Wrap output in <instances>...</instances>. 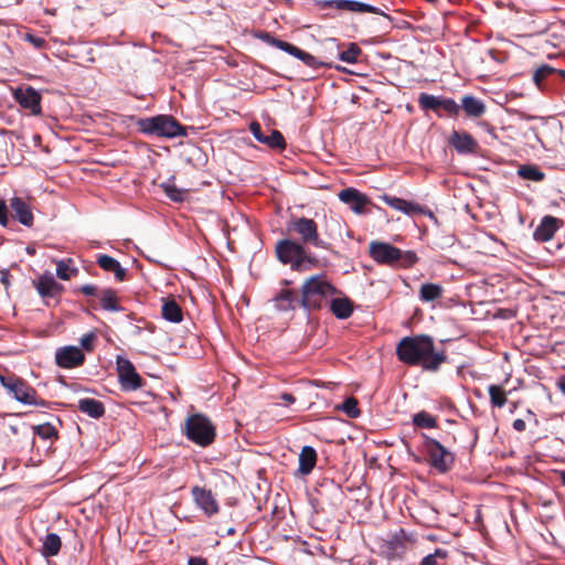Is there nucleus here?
<instances>
[{"instance_id": "473e14b6", "label": "nucleus", "mask_w": 565, "mask_h": 565, "mask_svg": "<svg viewBox=\"0 0 565 565\" xmlns=\"http://www.w3.org/2000/svg\"><path fill=\"white\" fill-rule=\"evenodd\" d=\"M161 313L166 320L173 323H179L183 320L182 309L174 299L164 301Z\"/></svg>"}, {"instance_id": "2eb2a0df", "label": "nucleus", "mask_w": 565, "mask_h": 565, "mask_svg": "<svg viewBox=\"0 0 565 565\" xmlns=\"http://www.w3.org/2000/svg\"><path fill=\"white\" fill-rule=\"evenodd\" d=\"M381 200L387 204L390 207L399 211L408 216H414L417 214H428L433 215L430 211H428L425 206L419 205L418 203L407 201L397 196H392L388 194H383Z\"/></svg>"}, {"instance_id": "cd10ccee", "label": "nucleus", "mask_w": 565, "mask_h": 565, "mask_svg": "<svg viewBox=\"0 0 565 565\" xmlns=\"http://www.w3.org/2000/svg\"><path fill=\"white\" fill-rule=\"evenodd\" d=\"M468 117L479 118L486 113V105L482 100L472 95H466L461 99V107Z\"/></svg>"}, {"instance_id": "a19ab883", "label": "nucleus", "mask_w": 565, "mask_h": 565, "mask_svg": "<svg viewBox=\"0 0 565 565\" xmlns=\"http://www.w3.org/2000/svg\"><path fill=\"white\" fill-rule=\"evenodd\" d=\"M413 424L419 428L437 427V419L429 413L422 411L413 416Z\"/></svg>"}, {"instance_id": "de8ad7c7", "label": "nucleus", "mask_w": 565, "mask_h": 565, "mask_svg": "<svg viewBox=\"0 0 565 565\" xmlns=\"http://www.w3.org/2000/svg\"><path fill=\"white\" fill-rule=\"evenodd\" d=\"M447 556V552L441 548H436L433 554L425 556L420 565H437V558H445Z\"/></svg>"}, {"instance_id": "f257e3e1", "label": "nucleus", "mask_w": 565, "mask_h": 565, "mask_svg": "<svg viewBox=\"0 0 565 565\" xmlns=\"http://www.w3.org/2000/svg\"><path fill=\"white\" fill-rule=\"evenodd\" d=\"M398 361L409 366H422L425 371L436 372L446 361L444 352H436L431 337L416 334L404 337L395 350Z\"/></svg>"}, {"instance_id": "0eeeda50", "label": "nucleus", "mask_w": 565, "mask_h": 565, "mask_svg": "<svg viewBox=\"0 0 565 565\" xmlns=\"http://www.w3.org/2000/svg\"><path fill=\"white\" fill-rule=\"evenodd\" d=\"M0 383L14 399L24 405H34L40 407L49 406V402L41 398L33 386L14 374H0Z\"/></svg>"}, {"instance_id": "6e6552de", "label": "nucleus", "mask_w": 565, "mask_h": 565, "mask_svg": "<svg viewBox=\"0 0 565 565\" xmlns=\"http://www.w3.org/2000/svg\"><path fill=\"white\" fill-rule=\"evenodd\" d=\"M265 41H267L270 45H274L286 53L292 55L294 57L301 61L306 66L310 67L313 71H317L321 67L326 68H334L340 73L344 74H353L352 71L348 70L344 66H341L339 64H333L332 62H328L326 60H320L319 57L286 42L280 40L279 38H263Z\"/></svg>"}, {"instance_id": "69168bd1", "label": "nucleus", "mask_w": 565, "mask_h": 565, "mask_svg": "<svg viewBox=\"0 0 565 565\" xmlns=\"http://www.w3.org/2000/svg\"><path fill=\"white\" fill-rule=\"evenodd\" d=\"M427 2H430V3H435L437 2L438 0H426Z\"/></svg>"}, {"instance_id": "49530a36", "label": "nucleus", "mask_w": 565, "mask_h": 565, "mask_svg": "<svg viewBox=\"0 0 565 565\" xmlns=\"http://www.w3.org/2000/svg\"><path fill=\"white\" fill-rule=\"evenodd\" d=\"M0 25L3 23L0 21ZM6 30L0 31V35H31L25 29L18 26L17 24H4Z\"/></svg>"}, {"instance_id": "ea45409f", "label": "nucleus", "mask_w": 565, "mask_h": 565, "mask_svg": "<svg viewBox=\"0 0 565 565\" xmlns=\"http://www.w3.org/2000/svg\"><path fill=\"white\" fill-rule=\"evenodd\" d=\"M73 260L71 258L56 262V276L62 280H68L72 276L77 275V268H71Z\"/></svg>"}, {"instance_id": "bb28decb", "label": "nucleus", "mask_w": 565, "mask_h": 565, "mask_svg": "<svg viewBox=\"0 0 565 565\" xmlns=\"http://www.w3.org/2000/svg\"><path fill=\"white\" fill-rule=\"evenodd\" d=\"M96 263L105 271L113 273L116 280L124 281L126 279V269L120 263L109 255L102 254L97 257Z\"/></svg>"}, {"instance_id": "72a5a7b5", "label": "nucleus", "mask_w": 565, "mask_h": 565, "mask_svg": "<svg viewBox=\"0 0 565 565\" xmlns=\"http://www.w3.org/2000/svg\"><path fill=\"white\" fill-rule=\"evenodd\" d=\"M61 546V537L56 533H49L45 535L43 541L42 555L45 557H53L58 554Z\"/></svg>"}, {"instance_id": "13d9d810", "label": "nucleus", "mask_w": 565, "mask_h": 565, "mask_svg": "<svg viewBox=\"0 0 565 565\" xmlns=\"http://www.w3.org/2000/svg\"><path fill=\"white\" fill-rule=\"evenodd\" d=\"M562 483L565 486V470L561 472Z\"/></svg>"}, {"instance_id": "6ab92c4d", "label": "nucleus", "mask_w": 565, "mask_h": 565, "mask_svg": "<svg viewBox=\"0 0 565 565\" xmlns=\"http://www.w3.org/2000/svg\"><path fill=\"white\" fill-rule=\"evenodd\" d=\"M192 497L196 505L207 515L212 516L218 512V504L211 490L201 487H193Z\"/></svg>"}, {"instance_id": "e433bc0d", "label": "nucleus", "mask_w": 565, "mask_h": 565, "mask_svg": "<svg viewBox=\"0 0 565 565\" xmlns=\"http://www.w3.org/2000/svg\"><path fill=\"white\" fill-rule=\"evenodd\" d=\"M99 300H100V306L104 310H107V311H120L121 310V307L118 303L117 292L111 288L104 289L100 294Z\"/></svg>"}, {"instance_id": "9d476101", "label": "nucleus", "mask_w": 565, "mask_h": 565, "mask_svg": "<svg viewBox=\"0 0 565 565\" xmlns=\"http://www.w3.org/2000/svg\"><path fill=\"white\" fill-rule=\"evenodd\" d=\"M316 4L321 10L331 8L338 11L376 14L379 17L377 20L380 24L385 28L392 23L391 18L383 13L379 8L356 0H318Z\"/></svg>"}, {"instance_id": "ddd939ff", "label": "nucleus", "mask_w": 565, "mask_h": 565, "mask_svg": "<svg viewBox=\"0 0 565 565\" xmlns=\"http://www.w3.org/2000/svg\"><path fill=\"white\" fill-rule=\"evenodd\" d=\"M411 543L412 541L405 530L399 529L381 544V551L387 559L402 558Z\"/></svg>"}, {"instance_id": "aec40b11", "label": "nucleus", "mask_w": 565, "mask_h": 565, "mask_svg": "<svg viewBox=\"0 0 565 565\" xmlns=\"http://www.w3.org/2000/svg\"><path fill=\"white\" fill-rule=\"evenodd\" d=\"M339 199L348 204L355 213H363L365 206L370 204V199L354 188H347L339 192Z\"/></svg>"}, {"instance_id": "5701e85b", "label": "nucleus", "mask_w": 565, "mask_h": 565, "mask_svg": "<svg viewBox=\"0 0 565 565\" xmlns=\"http://www.w3.org/2000/svg\"><path fill=\"white\" fill-rule=\"evenodd\" d=\"M12 217L18 220L24 226H32L33 213L30 205L21 198L14 196L10 200Z\"/></svg>"}, {"instance_id": "f8f14e48", "label": "nucleus", "mask_w": 565, "mask_h": 565, "mask_svg": "<svg viewBox=\"0 0 565 565\" xmlns=\"http://www.w3.org/2000/svg\"><path fill=\"white\" fill-rule=\"evenodd\" d=\"M116 364L118 380L122 391H136L145 385V381L137 373L136 367L128 359L118 356Z\"/></svg>"}, {"instance_id": "603ef678", "label": "nucleus", "mask_w": 565, "mask_h": 565, "mask_svg": "<svg viewBox=\"0 0 565 565\" xmlns=\"http://www.w3.org/2000/svg\"><path fill=\"white\" fill-rule=\"evenodd\" d=\"M79 291L85 296L96 295L97 288L94 285H84L79 288Z\"/></svg>"}, {"instance_id": "4be33fe9", "label": "nucleus", "mask_w": 565, "mask_h": 565, "mask_svg": "<svg viewBox=\"0 0 565 565\" xmlns=\"http://www.w3.org/2000/svg\"><path fill=\"white\" fill-rule=\"evenodd\" d=\"M449 143L461 154L475 153L478 149L477 140L468 132L454 131Z\"/></svg>"}, {"instance_id": "09e8293b", "label": "nucleus", "mask_w": 565, "mask_h": 565, "mask_svg": "<svg viewBox=\"0 0 565 565\" xmlns=\"http://www.w3.org/2000/svg\"><path fill=\"white\" fill-rule=\"evenodd\" d=\"M487 54L498 63H504L509 58V54L503 51H499L497 49L488 50Z\"/></svg>"}, {"instance_id": "dca6fc26", "label": "nucleus", "mask_w": 565, "mask_h": 565, "mask_svg": "<svg viewBox=\"0 0 565 565\" xmlns=\"http://www.w3.org/2000/svg\"><path fill=\"white\" fill-rule=\"evenodd\" d=\"M249 130L257 141L267 145L273 149H284L286 147L285 139L280 131L276 129H269L268 135L262 130V126L257 121H253L249 125Z\"/></svg>"}, {"instance_id": "8fccbe9b", "label": "nucleus", "mask_w": 565, "mask_h": 565, "mask_svg": "<svg viewBox=\"0 0 565 565\" xmlns=\"http://www.w3.org/2000/svg\"><path fill=\"white\" fill-rule=\"evenodd\" d=\"M96 337L93 332L90 333H86L84 334L82 338H81V345L86 350V351H92L93 350V347H94V341H95Z\"/></svg>"}, {"instance_id": "393cba45", "label": "nucleus", "mask_w": 565, "mask_h": 565, "mask_svg": "<svg viewBox=\"0 0 565 565\" xmlns=\"http://www.w3.org/2000/svg\"><path fill=\"white\" fill-rule=\"evenodd\" d=\"M273 300L276 308L280 311L295 310L300 306L299 294L292 289H281Z\"/></svg>"}, {"instance_id": "7ed1b4c3", "label": "nucleus", "mask_w": 565, "mask_h": 565, "mask_svg": "<svg viewBox=\"0 0 565 565\" xmlns=\"http://www.w3.org/2000/svg\"><path fill=\"white\" fill-rule=\"evenodd\" d=\"M276 256L284 265H289L292 270L305 271L317 266L318 259L296 239L284 238L277 242Z\"/></svg>"}, {"instance_id": "864d4df0", "label": "nucleus", "mask_w": 565, "mask_h": 565, "mask_svg": "<svg viewBox=\"0 0 565 565\" xmlns=\"http://www.w3.org/2000/svg\"><path fill=\"white\" fill-rule=\"evenodd\" d=\"M188 565H207V562L203 557H190Z\"/></svg>"}, {"instance_id": "79ce46f5", "label": "nucleus", "mask_w": 565, "mask_h": 565, "mask_svg": "<svg viewBox=\"0 0 565 565\" xmlns=\"http://www.w3.org/2000/svg\"><path fill=\"white\" fill-rule=\"evenodd\" d=\"M556 73V68L550 66V65H541L540 67H537L534 73H533V82L535 84V86L542 90L543 89V82L545 78H547L550 75L552 74H555Z\"/></svg>"}, {"instance_id": "c9c22d12", "label": "nucleus", "mask_w": 565, "mask_h": 565, "mask_svg": "<svg viewBox=\"0 0 565 565\" xmlns=\"http://www.w3.org/2000/svg\"><path fill=\"white\" fill-rule=\"evenodd\" d=\"M441 96H435L427 93H422L418 97V105L423 110H433L438 116H441L440 114V106H441Z\"/></svg>"}, {"instance_id": "2f4dec72", "label": "nucleus", "mask_w": 565, "mask_h": 565, "mask_svg": "<svg viewBox=\"0 0 565 565\" xmlns=\"http://www.w3.org/2000/svg\"><path fill=\"white\" fill-rule=\"evenodd\" d=\"M164 194L173 202H184L189 196V190L178 188L173 180H168L160 184Z\"/></svg>"}, {"instance_id": "39448f33", "label": "nucleus", "mask_w": 565, "mask_h": 565, "mask_svg": "<svg viewBox=\"0 0 565 565\" xmlns=\"http://www.w3.org/2000/svg\"><path fill=\"white\" fill-rule=\"evenodd\" d=\"M370 255L377 263L391 267H411L417 262L414 252H403L399 248L382 242H372Z\"/></svg>"}, {"instance_id": "423d86ee", "label": "nucleus", "mask_w": 565, "mask_h": 565, "mask_svg": "<svg viewBox=\"0 0 565 565\" xmlns=\"http://www.w3.org/2000/svg\"><path fill=\"white\" fill-rule=\"evenodd\" d=\"M138 128L142 134L166 138L186 135L185 128L170 115H158L139 119Z\"/></svg>"}, {"instance_id": "bf43d9fd", "label": "nucleus", "mask_w": 565, "mask_h": 565, "mask_svg": "<svg viewBox=\"0 0 565 565\" xmlns=\"http://www.w3.org/2000/svg\"><path fill=\"white\" fill-rule=\"evenodd\" d=\"M228 535H234L235 534V529L231 527L227 530L226 532Z\"/></svg>"}, {"instance_id": "4d7b16f0", "label": "nucleus", "mask_w": 565, "mask_h": 565, "mask_svg": "<svg viewBox=\"0 0 565 565\" xmlns=\"http://www.w3.org/2000/svg\"><path fill=\"white\" fill-rule=\"evenodd\" d=\"M558 385H559L561 391L565 394V379L561 380Z\"/></svg>"}, {"instance_id": "c85d7f7f", "label": "nucleus", "mask_w": 565, "mask_h": 565, "mask_svg": "<svg viewBox=\"0 0 565 565\" xmlns=\"http://www.w3.org/2000/svg\"><path fill=\"white\" fill-rule=\"evenodd\" d=\"M77 408L93 418H100L105 414L104 404L95 398H81Z\"/></svg>"}, {"instance_id": "1a4fd4ad", "label": "nucleus", "mask_w": 565, "mask_h": 565, "mask_svg": "<svg viewBox=\"0 0 565 565\" xmlns=\"http://www.w3.org/2000/svg\"><path fill=\"white\" fill-rule=\"evenodd\" d=\"M184 435L192 443L201 447H207L215 440L216 428L206 416L193 414L185 420Z\"/></svg>"}, {"instance_id": "052dcab7", "label": "nucleus", "mask_w": 565, "mask_h": 565, "mask_svg": "<svg viewBox=\"0 0 565 565\" xmlns=\"http://www.w3.org/2000/svg\"><path fill=\"white\" fill-rule=\"evenodd\" d=\"M404 28L407 30H412V25L407 22H404Z\"/></svg>"}, {"instance_id": "7c9ffc66", "label": "nucleus", "mask_w": 565, "mask_h": 565, "mask_svg": "<svg viewBox=\"0 0 565 565\" xmlns=\"http://www.w3.org/2000/svg\"><path fill=\"white\" fill-rule=\"evenodd\" d=\"M444 295V288L439 284L426 282L419 288V299L423 302H433Z\"/></svg>"}, {"instance_id": "37998d69", "label": "nucleus", "mask_w": 565, "mask_h": 565, "mask_svg": "<svg viewBox=\"0 0 565 565\" xmlns=\"http://www.w3.org/2000/svg\"><path fill=\"white\" fill-rule=\"evenodd\" d=\"M33 430L38 436H40L42 439H45V440L52 439V438H57V435H58L55 427L49 423H45L42 425H36L33 427Z\"/></svg>"}, {"instance_id": "a878e982", "label": "nucleus", "mask_w": 565, "mask_h": 565, "mask_svg": "<svg viewBox=\"0 0 565 565\" xmlns=\"http://www.w3.org/2000/svg\"><path fill=\"white\" fill-rule=\"evenodd\" d=\"M329 305H330V311L332 312V315L335 318L342 319V320L350 318L354 310L353 301L345 296L331 297Z\"/></svg>"}, {"instance_id": "f704fd0d", "label": "nucleus", "mask_w": 565, "mask_h": 565, "mask_svg": "<svg viewBox=\"0 0 565 565\" xmlns=\"http://www.w3.org/2000/svg\"><path fill=\"white\" fill-rule=\"evenodd\" d=\"M362 50L356 43H350L347 49L339 50L337 56L340 61L348 64H355L362 57Z\"/></svg>"}, {"instance_id": "4468645a", "label": "nucleus", "mask_w": 565, "mask_h": 565, "mask_svg": "<svg viewBox=\"0 0 565 565\" xmlns=\"http://www.w3.org/2000/svg\"><path fill=\"white\" fill-rule=\"evenodd\" d=\"M15 102L25 110H29L31 115H40L41 108V95L31 86L18 87L13 92Z\"/></svg>"}, {"instance_id": "20e7f679", "label": "nucleus", "mask_w": 565, "mask_h": 565, "mask_svg": "<svg viewBox=\"0 0 565 565\" xmlns=\"http://www.w3.org/2000/svg\"><path fill=\"white\" fill-rule=\"evenodd\" d=\"M289 234L298 237L303 247L311 246L318 249L331 250V244L320 236L315 220L305 216H292L287 223Z\"/></svg>"}, {"instance_id": "b1692460", "label": "nucleus", "mask_w": 565, "mask_h": 565, "mask_svg": "<svg viewBox=\"0 0 565 565\" xmlns=\"http://www.w3.org/2000/svg\"><path fill=\"white\" fill-rule=\"evenodd\" d=\"M26 42H29L35 49H47L52 50V54L56 55L62 60L76 58L77 54L68 49H55L58 45V42L54 39L51 42H46L45 38H25Z\"/></svg>"}, {"instance_id": "a18cd8bd", "label": "nucleus", "mask_w": 565, "mask_h": 565, "mask_svg": "<svg viewBox=\"0 0 565 565\" xmlns=\"http://www.w3.org/2000/svg\"><path fill=\"white\" fill-rule=\"evenodd\" d=\"M440 110H444L449 116H457L460 111V106L452 98L443 97Z\"/></svg>"}, {"instance_id": "6e6d98bb", "label": "nucleus", "mask_w": 565, "mask_h": 565, "mask_svg": "<svg viewBox=\"0 0 565 565\" xmlns=\"http://www.w3.org/2000/svg\"><path fill=\"white\" fill-rule=\"evenodd\" d=\"M280 398L288 405L294 404L296 402L295 396L290 393H282Z\"/></svg>"}, {"instance_id": "a211bd4d", "label": "nucleus", "mask_w": 565, "mask_h": 565, "mask_svg": "<svg viewBox=\"0 0 565 565\" xmlns=\"http://www.w3.org/2000/svg\"><path fill=\"white\" fill-rule=\"evenodd\" d=\"M85 355L77 347L58 349L55 354L56 364L64 369H73L84 363Z\"/></svg>"}, {"instance_id": "c756f323", "label": "nucleus", "mask_w": 565, "mask_h": 565, "mask_svg": "<svg viewBox=\"0 0 565 565\" xmlns=\"http://www.w3.org/2000/svg\"><path fill=\"white\" fill-rule=\"evenodd\" d=\"M317 462V452L313 447L305 446L299 455V472L301 475H309L315 468Z\"/></svg>"}, {"instance_id": "f03ea898", "label": "nucleus", "mask_w": 565, "mask_h": 565, "mask_svg": "<svg viewBox=\"0 0 565 565\" xmlns=\"http://www.w3.org/2000/svg\"><path fill=\"white\" fill-rule=\"evenodd\" d=\"M340 294L324 275H313L302 284L300 307L308 311L319 310L328 303L329 298Z\"/></svg>"}, {"instance_id": "c03bdc74", "label": "nucleus", "mask_w": 565, "mask_h": 565, "mask_svg": "<svg viewBox=\"0 0 565 565\" xmlns=\"http://www.w3.org/2000/svg\"><path fill=\"white\" fill-rule=\"evenodd\" d=\"M342 411L351 418H356L360 415L358 401L354 397L347 398L342 404Z\"/></svg>"}, {"instance_id": "f3484780", "label": "nucleus", "mask_w": 565, "mask_h": 565, "mask_svg": "<svg viewBox=\"0 0 565 565\" xmlns=\"http://www.w3.org/2000/svg\"><path fill=\"white\" fill-rule=\"evenodd\" d=\"M33 286L42 298H54L63 291V286L49 271L33 280Z\"/></svg>"}, {"instance_id": "412c9836", "label": "nucleus", "mask_w": 565, "mask_h": 565, "mask_svg": "<svg viewBox=\"0 0 565 565\" xmlns=\"http://www.w3.org/2000/svg\"><path fill=\"white\" fill-rule=\"evenodd\" d=\"M563 222L557 217L546 215L535 228L533 236L539 242H547L553 238Z\"/></svg>"}, {"instance_id": "680f3d73", "label": "nucleus", "mask_w": 565, "mask_h": 565, "mask_svg": "<svg viewBox=\"0 0 565 565\" xmlns=\"http://www.w3.org/2000/svg\"><path fill=\"white\" fill-rule=\"evenodd\" d=\"M546 56H547L548 58H554V57L556 56V54H551V53H548Z\"/></svg>"}, {"instance_id": "4c0bfd02", "label": "nucleus", "mask_w": 565, "mask_h": 565, "mask_svg": "<svg viewBox=\"0 0 565 565\" xmlns=\"http://www.w3.org/2000/svg\"><path fill=\"white\" fill-rule=\"evenodd\" d=\"M490 402L493 407L502 408L507 403V393L500 385H490L488 388Z\"/></svg>"}, {"instance_id": "3c124183", "label": "nucleus", "mask_w": 565, "mask_h": 565, "mask_svg": "<svg viewBox=\"0 0 565 565\" xmlns=\"http://www.w3.org/2000/svg\"><path fill=\"white\" fill-rule=\"evenodd\" d=\"M9 223L8 206L3 200H0V224L7 226Z\"/></svg>"}, {"instance_id": "e2e57ef3", "label": "nucleus", "mask_w": 565, "mask_h": 565, "mask_svg": "<svg viewBox=\"0 0 565 565\" xmlns=\"http://www.w3.org/2000/svg\"><path fill=\"white\" fill-rule=\"evenodd\" d=\"M256 35H265V36H268V35H269V33H263V32H260V33H257Z\"/></svg>"}, {"instance_id": "9b49d317", "label": "nucleus", "mask_w": 565, "mask_h": 565, "mask_svg": "<svg viewBox=\"0 0 565 565\" xmlns=\"http://www.w3.org/2000/svg\"><path fill=\"white\" fill-rule=\"evenodd\" d=\"M424 448L430 466L440 473L451 469L455 463V456L446 449L439 441L428 436H424Z\"/></svg>"}, {"instance_id": "0e129e2a", "label": "nucleus", "mask_w": 565, "mask_h": 565, "mask_svg": "<svg viewBox=\"0 0 565 565\" xmlns=\"http://www.w3.org/2000/svg\"><path fill=\"white\" fill-rule=\"evenodd\" d=\"M28 253H29V254H34V253H35V250H34V249H31V248H28Z\"/></svg>"}, {"instance_id": "338daca9", "label": "nucleus", "mask_w": 565, "mask_h": 565, "mask_svg": "<svg viewBox=\"0 0 565 565\" xmlns=\"http://www.w3.org/2000/svg\"><path fill=\"white\" fill-rule=\"evenodd\" d=\"M286 2H289V0H285Z\"/></svg>"}, {"instance_id": "58836bf2", "label": "nucleus", "mask_w": 565, "mask_h": 565, "mask_svg": "<svg viewBox=\"0 0 565 565\" xmlns=\"http://www.w3.org/2000/svg\"><path fill=\"white\" fill-rule=\"evenodd\" d=\"M519 175L524 180L540 182L543 181L545 174L535 166H521L518 171Z\"/></svg>"}, {"instance_id": "5fc2aeb1", "label": "nucleus", "mask_w": 565, "mask_h": 565, "mask_svg": "<svg viewBox=\"0 0 565 565\" xmlns=\"http://www.w3.org/2000/svg\"><path fill=\"white\" fill-rule=\"evenodd\" d=\"M525 422L521 418H518L513 422V428L516 430V431H523L525 430Z\"/></svg>"}]
</instances>
